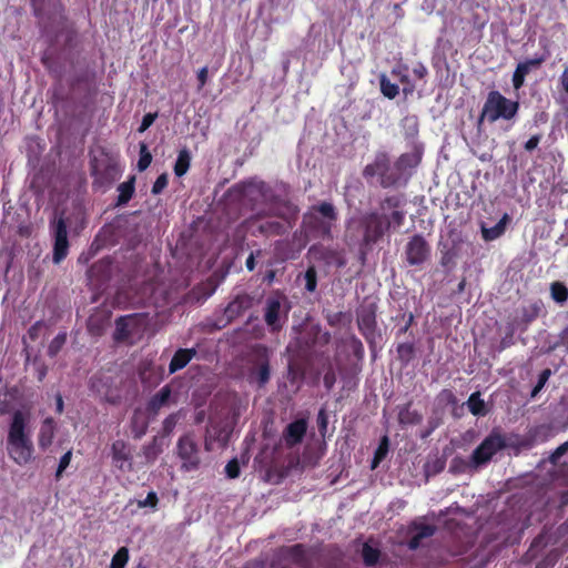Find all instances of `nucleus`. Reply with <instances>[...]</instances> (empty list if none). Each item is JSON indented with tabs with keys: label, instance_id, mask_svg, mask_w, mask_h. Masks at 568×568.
Wrapping results in <instances>:
<instances>
[{
	"label": "nucleus",
	"instance_id": "29",
	"mask_svg": "<svg viewBox=\"0 0 568 568\" xmlns=\"http://www.w3.org/2000/svg\"><path fill=\"white\" fill-rule=\"evenodd\" d=\"M171 396V390L168 386L163 387L158 394L153 396L150 402V409L156 413L163 405L166 404Z\"/></svg>",
	"mask_w": 568,
	"mask_h": 568
},
{
	"label": "nucleus",
	"instance_id": "34",
	"mask_svg": "<svg viewBox=\"0 0 568 568\" xmlns=\"http://www.w3.org/2000/svg\"><path fill=\"white\" fill-rule=\"evenodd\" d=\"M67 341V334L60 333L58 334L50 343L48 347V354L51 357H54L63 347Z\"/></svg>",
	"mask_w": 568,
	"mask_h": 568
},
{
	"label": "nucleus",
	"instance_id": "60",
	"mask_svg": "<svg viewBox=\"0 0 568 568\" xmlns=\"http://www.w3.org/2000/svg\"><path fill=\"white\" fill-rule=\"evenodd\" d=\"M45 374H47L45 368H44V367H41V368L39 369V374H38V378H39V381H42V379H43V377L45 376Z\"/></svg>",
	"mask_w": 568,
	"mask_h": 568
},
{
	"label": "nucleus",
	"instance_id": "47",
	"mask_svg": "<svg viewBox=\"0 0 568 568\" xmlns=\"http://www.w3.org/2000/svg\"><path fill=\"white\" fill-rule=\"evenodd\" d=\"M568 454V442H566L565 444L560 445L556 450L555 453L551 455V462L554 464H558L560 462V458Z\"/></svg>",
	"mask_w": 568,
	"mask_h": 568
},
{
	"label": "nucleus",
	"instance_id": "54",
	"mask_svg": "<svg viewBox=\"0 0 568 568\" xmlns=\"http://www.w3.org/2000/svg\"><path fill=\"white\" fill-rule=\"evenodd\" d=\"M245 265H246V268L248 271H253L254 270V267H255V254L254 253H251L248 255V257L246 258Z\"/></svg>",
	"mask_w": 568,
	"mask_h": 568
},
{
	"label": "nucleus",
	"instance_id": "15",
	"mask_svg": "<svg viewBox=\"0 0 568 568\" xmlns=\"http://www.w3.org/2000/svg\"><path fill=\"white\" fill-rule=\"evenodd\" d=\"M422 148L415 145L412 151L402 154L395 163V169L399 175L408 169L416 168L422 160Z\"/></svg>",
	"mask_w": 568,
	"mask_h": 568
},
{
	"label": "nucleus",
	"instance_id": "23",
	"mask_svg": "<svg viewBox=\"0 0 568 568\" xmlns=\"http://www.w3.org/2000/svg\"><path fill=\"white\" fill-rule=\"evenodd\" d=\"M508 220V215L505 214L503 219L493 227H481L483 237L486 241H494L498 239L504 232L506 227V222Z\"/></svg>",
	"mask_w": 568,
	"mask_h": 568
},
{
	"label": "nucleus",
	"instance_id": "32",
	"mask_svg": "<svg viewBox=\"0 0 568 568\" xmlns=\"http://www.w3.org/2000/svg\"><path fill=\"white\" fill-rule=\"evenodd\" d=\"M298 213V207L290 202L283 203L281 206L276 209V214L285 220H291L296 217Z\"/></svg>",
	"mask_w": 568,
	"mask_h": 568
},
{
	"label": "nucleus",
	"instance_id": "1",
	"mask_svg": "<svg viewBox=\"0 0 568 568\" xmlns=\"http://www.w3.org/2000/svg\"><path fill=\"white\" fill-rule=\"evenodd\" d=\"M8 456L19 466H24L34 459V446L30 417L22 410L11 415L6 440Z\"/></svg>",
	"mask_w": 568,
	"mask_h": 568
},
{
	"label": "nucleus",
	"instance_id": "2",
	"mask_svg": "<svg viewBox=\"0 0 568 568\" xmlns=\"http://www.w3.org/2000/svg\"><path fill=\"white\" fill-rule=\"evenodd\" d=\"M336 219L337 213L333 204L323 202L304 214L303 225L306 232L313 233L314 236H329Z\"/></svg>",
	"mask_w": 568,
	"mask_h": 568
},
{
	"label": "nucleus",
	"instance_id": "42",
	"mask_svg": "<svg viewBox=\"0 0 568 568\" xmlns=\"http://www.w3.org/2000/svg\"><path fill=\"white\" fill-rule=\"evenodd\" d=\"M168 185V174H161L152 186V193L154 195L160 194Z\"/></svg>",
	"mask_w": 568,
	"mask_h": 568
},
{
	"label": "nucleus",
	"instance_id": "24",
	"mask_svg": "<svg viewBox=\"0 0 568 568\" xmlns=\"http://www.w3.org/2000/svg\"><path fill=\"white\" fill-rule=\"evenodd\" d=\"M467 406L469 412L475 416H484L486 414L485 402L480 398L479 393H473L469 396Z\"/></svg>",
	"mask_w": 568,
	"mask_h": 568
},
{
	"label": "nucleus",
	"instance_id": "12",
	"mask_svg": "<svg viewBox=\"0 0 568 568\" xmlns=\"http://www.w3.org/2000/svg\"><path fill=\"white\" fill-rule=\"evenodd\" d=\"M111 456L113 465L123 473L133 470L132 453L128 445L122 439L113 442L111 446Z\"/></svg>",
	"mask_w": 568,
	"mask_h": 568
},
{
	"label": "nucleus",
	"instance_id": "45",
	"mask_svg": "<svg viewBox=\"0 0 568 568\" xmlns=\"http://www.w3.org/2000/svg\"><path fill=\"white\" fill-rule=\"evenodd\" d=\"M158 496L155 491H150L144 500L138 503L139 507H151L155 508L158 505Z\"/></svg>",
	"mask_w": 568,
	"mask_h": 568
},
{
	"label": "nucleus",
	"instance_id": "9",
	"mask_svg": "<svg viewBox=\"0 0 568 568\" xmlns=\"http://www.w3.org/2000/svg\"><path fill=\"white\" fill-rule=\"evenodd\" d=\"M405 255L409 265H420L429 258L430 247L422 235L416 234L408 241Z\"/></svg>",
	"mask_w": 568,
	"mask_h": 568
},
{
	"label": "nucleus",
	"instance_id": "43",
	"mask_svg": "<svg viewBox=\"0 0 568 568\" xmlns=\"http://www.w3.org/2000/svg\"><path fill=\"white\" fill-rule=\"evenodd\" d=\"M72 453L71 450L67 452L59 462V466L55 473V477L60 478L65 468L70 465Z\"/></svg>",
	"mask_w": 568,
	"mask_h": 568
},
{
	"label": "nucleus",
	"instance_id": "6",
	"mask_svg": "<svg viewBox=\"0 0 568 568\" xmlns=\"http://www.w3.org/2000/svg\"><path fill=\"white\" fill-rule=\"evenodd\" d=\"M176 454L186 471L195 470L201 464L200 449L193 434L181 436L176 443Z\"/></svg>",
	"mask_w": 568,
	"mask_h": 568
},
{
	"label": "nucleus",
	"instance_id": "52",
	"mask_svg": "<svg viewBox=\"0 0 568 568\" xmlns=\"http://www.w3.org/2000/svg\"><path fill=\"white\" fill-rule=\"evenodd\" d=\"M413 72L417 78L424 79L427 74V69L419 63L417 67L414 68Z\"/></svg>",
	"mask_w": 568,
	"mask_h": 568
},
{
	"label": "nucleus",
	"instance_id": "31",
	"mask_svg": "<svg viewBox=\"0 0 568 568\" xmlns=\"http://www.w3.org/2000/svg\"><path fill=\"white\" fill-rule=\"evenodd\" d=\"M129 560V550L121 547L112 557L110 568H124Z\"/></svg>",
	"mask_w": 568,
	"mask_h": 568
},
{
	"label": "nucleus",
	"instance_id": "38",
	"mask_svg": "<svg viewBox=\"0 0 568 568\" xmlns=\"http://www.w3.org/2000/svg\"><path fill=\"white\" fill-rule=\"evenodd\" d=\"M181 417V413H173L169 415L164 422H163V432L165 434H170L173 432L174 427L176 426L179 419Z\"/></svg>",
	"mask_w": 568,
	"mask_h": 568
},
{
	"label": "nucleus",
	"instance_id": "61",
	"mask_svg": "<svg viewBox=\"0 0 568 568\" xmlns=\"http://www.w3.org/2000/svg\"><path fill=\"white\" fill-rule=\"evenodd\" d=\"M145 433V427H143L139 433L134 435V437L140 438Z\"/></svg>",
	"mask_w": 568,
	"mask_h": 568
},
{
	"label": "nucleus",
	"instance_id": "57",
	"mask_svg": "<svg viewBox=\"0 0 568 568\" xmlns=\"http://www.w3.org/2000/svg\"><path fill=\"white\" fill-rule=\"evenodd\" d=\"M38 329H39V323L34 324L30 329H29V335L31 338H36L37 337V333H38Z\"/></svg>",
	"mask_w": 568,
	"mask_h": 568
},
{
	"label": "nucleus",
	"instance_id": "37",
	"mask_svg": "<svg viewBox=\"0 0 568 568\" xmlns=\"http://www.w3.org/2000/svg\"><path fill=\"white\" fill-rule=\"evenodd\" d=\"M305 278V288L308 292H314L316 290V271L314 267H308L304 275Z\"/></svg>",
	"mask_w": 568,
	"mask_h": 568
},
{
	"label": "nucleus",
	"instance_id": "49",
	"mask_svg": "<svg viewBox=\"0 0 568 568\" xmlns=\"http://www.w3.org/2000/svg\"><path fill=\"white\" fill-rule=\"evenodd\" d=\"M317 423H318V427H320V430L321 433H324L327 428V415L325 413L324 409H321L318 412V415H317Z\"/></svg>",
	"mask_w": 568,
	"mask_h": 568
},
{
	"label": "nucleus",
	"instance_id": "50",
	"mask_svg": "<svg viewBox=\"0 0 568 568\" xmlns=\"http://www.w3.org/2000/svg\"><path fill=\"white\" fill-rule=\"evenodd\" d=\"M207 73H209V70L206 67H203L202 69L199 70L197 72V80H199V90H201L206 81H207Z\"/></svg>",
	"mask_w": 568,
	"mask_h": 568
},
{
	"label": "nucleus",
	"instance_id": "16",
	"mask_svg": "<svg viewBox=\"0 0 568 568\" xmlns=\"http://www.w3.org/2000/svg\"><path fill=\"white\" fill-rule=\"evenodd\" d=\"M397 201L395 199H386L382 204V210L385 212L387 209H393L389 215L386 213L379 214L386 222V230L389 227H399L404 221L403 212L396 210Z\"/></svg>",
	"mask_w": 568,
	"mask_h": 568
},
{
	"label": "nucleus",
	"instance_id": "5",
	"mask_svg": "<svg viewBox=\"0 0 568 568\" xmlns=\"http://www.w3.org/2000/svg\"><path fill=\"white\" fill-rule=\"evenodd\" d=\"M364 175H377L383 187H389L399 180V173L396 170H392L389 158L386 153H378L374 162L365 166Z\"/></svg>",
	"mask_w": 568,
	"mask_h": 568
},
{
	"label": "nucleus",
	"instance_id": "18",
	"mask_svg": "<svg viewBox=\"0 0 568 568\" xmlns=\"http://www.w3.org/2000/svg\"><path fill=\"white\" fill-rule=\"evenodd\" d=\"M195 354L196 352L193 348H181L175 352L169 365L170 373L173 374L184 368Z\"/></svg>",
	"mask_w": 568,
	"mask_h": 568
},
{
	"label": "nucleus",
	"instance_id": "48",
	"mask_svg": "<svg viewBox=\"0 0 568 568\" xmlns=\"http://www.w3.org/2000/svg\"><path fill=\"white\" fill-rule=\"evenodd\" d=\"M392 74L397 77L403 84L409 83V77L407 74L406 68L399 67V68L393 69Z\"/></svg>",
	"mask_w": 568,
	"mask_h": 568
},
{
	"label": "nucleus",
	"instance_id": "51",
	"mask_svg": "<svg viewBox=\"0 0 568 568\" xmlns=\"http://www.w3.org/2000/svg\"><path fill=\"white\" fill-rule=\"evenodd\" d=\"M539 141H540V135H532L526 143H525V149L527 151H532L535 150L538 144H539Z\"/></svg>",
	"mask_w": 568,
	"mask_h": 568
},
{
	"label": "nucleus",
	"instance_id": "10",
	"mask_svg": "<svg viewBox=\"0 0 568 568\" xmlns=\"http://www.w3.org/2000/svg\"><path fill=\"white\" fill-rule=\"evenodd\" d=\"M264 320L273 331L282 328L286 321V311L278 297H268L265 302Z\"/></svg>",
	"mask_w": 568,
	"mask_h": 568
},
{
	"label": "nucleus",
	"instance_id": "17",
	"mask_svg": "<svg viewBox=\"0 0 568 568\" xmlns=\"http://www.w3.org/2000/svg\"><path fill=\"white\" fill-rule=\"evenodd\" d=\"M138 318L136 316L121 317L116 321L114 338L119 342L129 339L135 328Z\"/></svg>",
	"mask_w": 568,
	"mask_h": 568
},
{
	"label": "nucleus",
	"instance_id": "20",
	"mask_svg": "<svg viewBox=\"0 0 568 568\" xmlns=\"http://www.w3.org/2000/svg\"><path fill=\"white\" fill-rule=\"evenodd\" d=\"M250 306V298L247 296H237L225 308V314L229 320L239 316L244 310Z\"/></svg>",
	"mask_w": 568,
	"mask_h": 568
},
{
	"label": "nucleus",
	"instance_id": "40",
	"mask_svg": "<svg viewBox=\"0 0 568 568\" xmlns=\"http://www.w3.org/2000/svg\"><path fill=\"white\" fill-rule=\"evenodd\" d=\"M34 13L41 16L49 7L53 4V0H32Z\"/></svg>",
	"mask_w": 568,
	"mask_h": 568
},
{
	"label": "nucleus",
	"instance_id": "11",
	"mask_svg": "<svg viewBox=\"0 0 568 568\" xmlns=\"http://www.w3.org/2000/svg\"><path fill=\"white\" fill-rule=\"evenodd\" d=\"M270 363L266 352L258 351L253 366L248 371L247 381L257 384L258 387H263L270 381Z\"/></svg>",
	"mask_w": 568,
	"mask_h": 568
},
{
	"label": "nucleus",
	"instance_id": "59",
	"mask_svg": "<svg viewBox=\"0 0 568 568\" xmlns=\"http://www.w3.org/2000/svg\"><path fill=\"white\" fill-rule=\"evenodd\" d=\"M92 171H93V174H95V175L102 174L101 170H100V165H99V163L97 161L92 165Z\"/></svg>",
	"mask_w": 568,
	"mask_h": 568
},
{
	"label": "nucleus",
	"instance_id": "44",
	"mask_svg": "<svg viewBox=\"0 0 568 568\" xmlns=\"http://www.w3.org/2000/svg\"><path fill=\"white\" fill-rule=\"evenodd\" d=\"M404 125L407 128V134L410 138H415L418 133V123L416 118H406L404 120Z\"/></svg>",
	"mask_w": 568,
	"mask_h": 568
},
{
	"label": "nucleus",
	"instance_id": "46",
	"mask_svg": "<svg viewBox=\"0 0 568 568\" xmlns=\"http://www.w3.org/2000/svg\"><path fill=\"white\" fill-rule=\"evenodd\" d=\"M156 116H158L156 113H146L142 119L141 125L139 128V132L142 133V132L146 131L153 124Z\"/></svg>",
	"mask_w": 568,
	"mask_h": 568
},
{
	"label": "nucleus",
	"instance_id": "62",
	"mask_svg": "<svg viewBox=\"0 0 568 568\" xmlns=\"http://www.w3.org/2000/svg\"><path fill=\"white\" fill-rule=\"evenodd\" d=\"M302 549V546L301 545H296L292 548V550L294 551H300Z\"/></svg>",
	"mask_w": 568,
	"mask_h": 568
},
{
	"label": "nucleus",
	"instance_id": "39",
	"mask_svg": "<svg viewBox=\"0 0 568 568\" xmlns=\"http://www.w3.org/2000/svg\"><path fill=\"white\" fill-rule=\"evenodd\" d=\"M225 473L229 478L234 479L240 476V464L236 458L230 460L225 466Z\"/></svg>",
	"mask_w": 568,
	"mask_h": 568
},
{
	"label": "nucleus",
	"instance_id": "8",
	"mask_svg": "<svg viewBox=\"0 0 568 568\" xmlns=\"http://www.w3.org/2000/svg\"><path fill=\"white\" fill-rule=\"evenodd\" d=\"M363 227V242L365 245H372L377 242L386 231V222L378 213H371L361 220Z\"/></svg>",
	"mask_w": 568,
	"mask_h": 568
},
{
	"label": "nucleus",
	"instance_id": "28",
	"mask_svg": "<svg viewBox=\"0 0 568 568\" xmlns=\"http://www.w3.org/2000/svg\"><path fill=\"white\" fill-rule=\"evenodd\" d=\"M120 192L118 197V204H125L130 201L134 192V178H131L130 181L121 183L118 187Z\"/></svg>",
	"mask_w": 568,
	"mask_h": 568
},
{
	"label": "nucleus",
	"instance_id": "22",
	"mask_svg": "<svg viewBox=\"0 0 568 568\" xmlns=\"http://www.w3.org/2000/svg\"><path fill=\"white\" fill-rule=\"evenodd\" d=\"M161 453L162 444L158 440L156 437H154L151 443L144 445L142 448V454L145 458V464H153Z\"/></svg>",
	"mask_w": 568,
	"mask_h": 568
},
{
	"label": "nucleus",
	"instance_id": "13",
	"mask_svg": "<svg viewBox=\"0 0 568 568\" xmlns=\"http://www.w3.org/2000/svg\"><path fill=\"white\" fill-rule=\"evenodd\" d=\"M307 430L306 419H297L290 423L283 430L282 439L286 447L292 448L300 444Z\"/></svg>",
	"mask_w": 568,
	"mask_h": 568
},
{
	"label": "nucleus",
	"instance_id": "4",
	"mask_svg": "<svg viewBox=\"0 0 568 568\" xmlns=\"http://www.w3.org/2000/svg\"><path fill=\"white\" fill-rule=\"evenodd\" d=\"M506 437L499 429H494L481 444L473 452L471 463L478 467L487 464L494 455L506 448Z\"/></svg>",
	"mask_w": 568,
	"mask_h": 568
},
{
	"label": "nucleus",
	"instance_id": "14",
	"mask_svg": "<svg viewBox=\"0 0 568 568\" xmlns=\"http://www.w3.org/2000/svg\"><path fill=\"white\" fill-rule=\"evenodd\" d=\"M542 58L529 59L517 64L513 74V87L515 90H519L524 83L526 75L532 70L537 69L541 63Z\"/></svg>",
	"mask_w": 568,
	"mask_h": 568
},
{
	"label": "nucleus",
	"instance_id": "41",
	"mask_svg": "<svg viewBox=\"0 0 568 568\" xmlns=\"http://www.w3.org/2000/svg\"><path fill=\"white\" fill-rule=\"evenodd\" d=\"M551 372L550 369H544L540 375H539V379H538V383L537 385L534 387L532 392H531V396H536L540 389L545 386V384L547 383L549 376H550Z\"/></svg>",
	"mask_w": 568,
	"mask_h": 568
},
{
	"label": "nucleus",
	"instance_id": "7",
	"mask_svg": "<svg viewBox=\"0 0 568 568\" xmlns=\"http://www.w3.org/2000/svg\"><path fill=\"white\" fill-rule=\"evenodd\" d=\"M50 230L53 236V262L59 264L65 256L69 251V241H68V231L67 223L64 219L61 216L54 219L51 222Z\"/></svg>",
	"mask_w": 568,
	"mask_h": 568
},
{
	"label": "nucleus",
	"instance_id": "64",
	"mask_svg": "<svg viewBox=\"0 0 568 568\" xmlns=\"http://www.w3.org/2000/svg\"><path fill=\"white\" fill-rule=\"evenodd\" d=\"M138 568H145V567H144V566H142V565H139V566H138Z\"/></svg>",
	"mask_w": 568,
	"mask_h": 568
},
{
	"label": "nucleus",
	"instance_id": "36",
	"mask_svg": "<svg viewBox=\"0 0 568 568\" xmlns=\"http://www.w3.org/2000/svg\"><path fill=\"white\" fill-rule=\"evenodd\" d=\"M388 450V438L384 437L377 450L375 452L374 459L372 462V469H375L378 464L385 458Z\"/></svg>",
	"mask_w": 568,
	"mask_h": 568
},
{
	"label": "nucleus",
	"instance_id": "21",
	"mask_svg": "<svg viewBox=\"0 0 568 568\" xmlns=\"http://www.w3.org/2000/svg\"><path fill=\"white\" fill-rule=\"evenodd\" d=\"M435 532V527L432 525H419L415 529V534L409 540V548L416 549L419 547L422 539L433 536Z\"/></svg>",
	"mask_w": 568,
	"mask_h": 568
},
{
	"label": "nucleus",
	"instance_id": "55",
	"mask_svg": "<svg viewBox=\"0 0 568 568\" xmlns=\"http://www.w3.org/2000/svg\"><path fill=\"white\" fill-rule=\"evenodd\" d=\"M333 383H334V377L329 374H326L324 376V384L327 388H331L333 386Z\"/></svg>",
	"mask_w": 568,
	"mask_h": 568
},
{
	"label": "nucleus",
	"instance_id": "58",
	"mask_svg": "<svg viewBox=\"0 0 568 568\" xmlns=\"http://www.w3.org/2000/svg\"><path fill=\"white\" fill-rule=\"evenodd\" d=\"M413 91H414V85L410 82L408 84H404L403 92L405 95L413 93Z\"/></svg>",
	"mask_w": 568,
	"mask_h": 568
},
{
	"label": "nucleus",
	"instance_id": "25",
	"mask_svg": "<svg viewBox=\"0 0 568 568\" xmlns=\"http://www.w3.org/2000/svg\"><path fill=\"white\" fill-rule=\"evenodd\" d=\"M551 298L562 305L568 300V288L561 282H554L550 284Z\"/></svg>",
	"mask_w": 568,
	"mask_h": 568
},
{
	"label": "nucleus",
	"instance_id": "19",
	"mask_svg": "<svg viewBox=\"0 0 568 568\" xmlns=\"http://www.w3.org/2000/svg\"><path fill=\"white\" fill-rule=\"evenodd\" d=\"M55 433V424L51 417H48L43 420L39 435H38V444L42 449H47L53 440Z\"/></svg>",
	"mask_w": 568,
	"mask_h": 568
},
{
	"label": "nucleus",
	"instance_id": "53",
	"mask_svg": "<svg viewBox=\"0 0 568 568\" xmlns=\"http://www.w3.org/2000/svg\"><path fill=\"white\" fill-rule=\"evenodd\" d=\"M560 83L562 89L568 93V68H566L561 73Z\"/></svg>",
	"mask_w": 568,
	"mask_h": 568
},
{
	"label": "nucleus",
	"instance_id": "35",
	"mask_svg": "<svg viewBox=\"0 0 568 568\" xmlns=\"http://www.w3.org/2000/svg\"><path fill=\"white\" fill-rule=\"evenodd\" d=\"M152 162V155L148 150V146L145 143L140 144V159L138 162V169L139 171H144L149 168V165Z\"/></svg>",
	"mask_w": 568,
	"mask_h": 568
},
{
	"label": "nucleus",
	"instance_id": "63",
	"mask_svg": "<svg viewBox=\"0 0 568 568\" xmlns=\"http://www.w3.org/2000/svg\"><path fill=\"white\" fill-rule=\"evenodd\" d=\"M89 328L92 329V320L89 322Z\"/></svg>",
	"mask_w": 568,
	"mask_h": 568
},
{
	"label": "nucleus",
	"instance_id": "3",
	"mask_svg": "<svg viewBox=\"0 0 568 568\" xmlns=\"http://www.w3.org/2000/svg\"><path fill=\"white\" fill-rule=\"evenodd\" d=\"M519 110V102L505 98L499 91H490L484 103L480 120L487 119L490 123L499 119L513 120Z\"/></svg>",
	"mask_w": 568,
	"mask_h": 568
},
{
	"label": "nucleus",
	"instance_id": "30",
	"mask_svg": "<svg viewBox=\"0 0 568 568\" xmlns=\"http://www.w3.org/2000/svg\"><path fill=\"white\" fill-rule=\"evenodd\" d=\"M379 84H381V91L386 98L394 99L397 97V94L399 92L398 85L395 83H392L390 80L385 74L381 75Z\"/></svg>",
	"mask_w": 568,
	"mask_h": 568
},
{
	"label": "nucleus",
	"instance_id": "33",
	"mask_svg": "<svg viewBox=\"0 0 568 568\" xmlns=\"http://www.w3.org/2000/svg\"><path fill=\"white\" fill-rule=\"evenodd\" d=\"M362 556L364 559V562L367 566H373L377 562L379 558V551L373 547H371L368 544H365L362 549Z\"/></svg>",
	"mask_w": 568,
	"mask_h": 568
},
{
	"label": "nucleus",
	"instance_id": "27",
	"mask_svg": "<svg viewBox=\"0 0 568 568\" xmlns=\"http://www.w3.org/2000/svg\"><path fill=\"white\" fill-rule=\"evenodd\" d=\"M445 460L438 456L429 458L424 466L425 475L427 477L437 475L445 468Z\"/></svg>",
	"mask_w": 568,
	"mask_h": 568
},
{
	"label": "nucleus",
	"instance_id": "56",
	"mask_svg": "<svg viewBox=\"0 0 568 568\" xmlns=\"http://www.w3.org/2000/svg\"><path fill=\"white\" fill-rule=\"evenodd\" d=\"M57 412L61 414L63 412V399L61 395L57 396Z\"/></svg>",
	"mask_w": 568,
	"mask_h": 568
},
{
	"label": "nucleus",
	"instance_id": "26",
	"mask_svg": "<svg viewBox=\"0 0 568 568\" xmlns=\"http://www.w3.org/2000/svg\"><path fill=\"white\" fill-rule=\"evenodd\" d=\"M190 160L189 151L186 149L181 150L174 165V173L176 176H182L187 172L190 168Z\"/></svg>",
	"mask_w": 568,
	"mask_h": 568
}]
</instances>
